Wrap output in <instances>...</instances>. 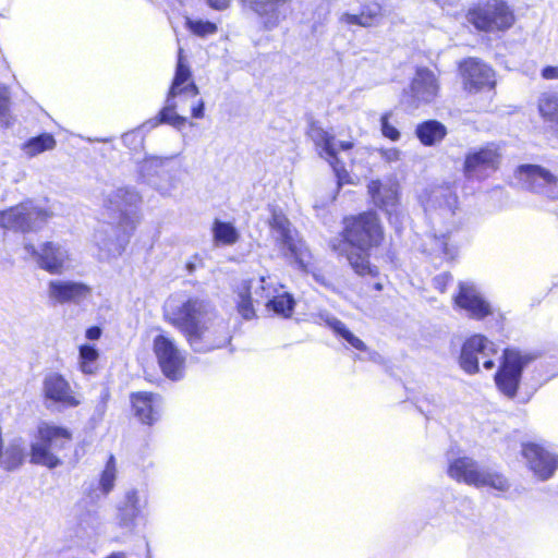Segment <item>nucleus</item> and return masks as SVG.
I'll return each instance as SVG.
<instances>
[{
	"mask_svg": "<svg viewBox=\"0 0 558 558\" xmlns=\"http://www.w3.org/2000/svg\"><path fill=\"white\" fill-rule=\"evenodd\" d=\"M292 0H240L242 10L257 16L260 28L274 31L292 13Z\"/></svg>",
	"mask_w": 558,
	"mask_h": 558,
	"instance_id": "obj_13",
	"label": "nucleus"
},
{
	"mask_svg": "<svg viewBox=\"0 0 558 558\" xmlns=\"http://www.w3.org/2000/svg\"><path fill=\"white\" fill-rule=\"evenodd\" d=\"M186 268H187V270H189L190 272H192V271L194 270L195 266H194V264H192V263H187V264H186Z\"/></svg>",
	"mask_w": 558,
	"mask_h": 558,
	"instance_id": "obj_59",
	"label": "nucleus"
},
{
	"mask_svg": "<svg viewBox=\"0 0 558 558\" xmlns=\"http://www.w3.org/2000/svg\"><path fill=\"white\" fill-rule=\"evenodd\" d=\"M489 356L485 357L484 362H483V366L484 368L486 369H492L494 366H495V363L492 359H488Z\"/></svg>",
	"mask_w": 558,
	"mask_h": 558,
	"instance_id": "obj_57",
	"label": "nucleus"
},
{
	"mask_svg": "<svg viewBox=\"0 0 558 558\" xmlns=\"http://www.w3.org/2000/svg\"><path fill=\"white\" fill-rule=\"evenodd\" d=\"M452 281V276L449 272H442L433 279L434 288L441 293L446 291L448 283Z\"/></svg>",
	"mask_w": 558,
	"mask_h": 558,
	"instance_id": "obj_50",
	"label": "nucleus"
},
{
	"mask_svg": "<svg viewBox=\"0 0 558 558\" xmlns=\"http://www.w3.org/2000/svg\"><path fill=\"white\" fill-rule=\"evenodd\" d=\"M538 109L545 120L558 124V92L544 93L539 98Z\"/></svg>",
	"mask_w": 558,
	"mask_h": 558,
	"instance_id": "obj_41",
	"label": "nucleus"
},
{
	"mask_svg": "<svg viewBox=\"0 0 558 558\" xmlns=\"http://www.w3.org/2000/svg\"><path fill=\"white\" fill-rule=\"evenodd\" d=\"M153 349L162 374L173 381L182 379L185 356L175 341L169 336L160 333L155 337Z\"/></svg>",
	"mask_w": 558,
	"mask_h": 558,
	"instance_id": "obj_14",
	"label": "nucleus"
},
{
	"mask_svg": "<svg viewBox=\"0 0 558 558\" xmlns=\"http://www.w3.org/2000/svg\"><path fill=\"white\" fill-rule=\"evenodd\" d=\"M320 319L324 320V323L332 329V331L344 339L349 344H351L354 349L359 351H365L366 344L356 336H354L347 326L339 320L337 317L328 314V313H322L319 315Z\"/></svg>",
	"mask_w": 558,
	"mask_h": 558,
	"instance_id": "obj_36",
	"label": "nucleus"
},
{
	"mask_svg": "<svg viewBox=\"0 0 558 558\" xmlns=\"http://www.w3.org/2000/svg\"><path fill=\"white\" fill-rule=\"evenodd\" d=\"M57 142L52 134L41 133L37 136L28 138L21 147L22 151L28 157L33 158L37 155L52 150Z\"/></svg>",
	"mask_w": 558,
	"mask_h": 558,
	"instance_id": "obj_38",
	"label": "nucleus"
},
{
	"mask_svg": "<svg viewBox=\"0 0 558 558\" xmlns=\"http://www.w3.org/2000/svg\"><path fill=\"white\" fill-rule=\"evenodd\" d=\"M448 474L451 478L475 487H492L499 492L510 488L508 480L489 468L480 465L469 457L457 458L449 463Z\"/></svg>",
	"mask_w": 558,
	"mask_h": 558,
	"instance_id": "obj_5",
	"label": "nucleus"
},
{
	"mask_svg": "<svg viewBox=\"0 0 558 558\" xmlns=\"http://www.w3.org/2000/svg\"><path fill=\"white\" fill-rule=\"evenodd\" d=\"M456 304L465 310L469 316L474 319H483L492 314L489 303L477 291L471 282H460L459 292L454 296Z\"/></svg>",
	"mask_w": 558,
	"mask_h": 558,
	"instance_id": "obj_23",
	"label": "nucleus"
},
{
	"mask_svg": "<svg viewBox=\"0 0 558 558\" xmlns=\"http://www.w3.org/2000/svg\"><path fill=\"white\" fill-rule=\"evenodd\" d=\"M320 319L324 320V323L332 329V331L344 339L349 344H351L354 349L359 351H365L366 344L356 336H354L347 326L339 320L337 317L328 314V313H322L319 315Z\"/></svg>",
	"mask_w": 558,
	"mask_h": 558,
	"instance_id": "obj_35",
	"label": "nucleus"
},
{
	"mask_svg": "<svg viewBox=\"0 0 558 558\" xmlns=\"http://www.w3.org/2000/svg\"><path fill=\"white\" fill-rule=\"evenodd\" d=\"M391 117V112H386L380 118V126H381V133L385 137L396 142L400 138V132L395 128L392 124H390L389 119Z\"/></svg>",
	"mask_w": 558,
	"mask_h": 558,
	"instance_id": "obj_49",
	"label": "nucleus"
},
{
	"mask_svg": "<svg viewBox=\"0 0 558 558\" xmlns=\"http://www.w3.org/2000/svg\"><path fill=\"white\" fill-rule=\"evenodd\" d=\"M343 238L331 246L345 256L353 270L360 275L377 276L378 269L369 263L368 250L380 243L383 230L375 213H363L344 220Z\"/></svg>",
	"mask_w": 558,
	"mask_h": 558,
	"instance_id": "obj_1",
	"label": "nucleus"
},
{
	"mask_svg": "<svg viewBox=\"0 0 558 558\" xmlns=\"http://www.w3.org/2000/svg\"><path fill=\"white\" fill-rule=\"evenodd\" d=\"M107 558H125L123 553H113Z\"/></svg>",
	"mask_w": 558,
	"mask_h": 558,
	"instance_id": "obj_58",
	"label": "nucleus"
},
{
	"mask_svg": "<svg viewBox=\"0 0 558 558\" xmlns=\"http://www.w3.org/2000/svg\"><path fill=\"white\" fill-rule=\"evenodd\" d=\"M144 558H150L149 555H148V550H146V555Z\"/></svg>",
	"mask_w": 558,
	"mask_h": 558,
	"instance_id": "obj_61",
	"label": "nucleus"
},
{
	"mask_svg": "<svg viewBox=\"0 0 558 558\" xmlns=\"http://www.w3.org/2000/svg\"><path fill=\"white\" fill-rule=\"evenodd\" d=\"M216 245H233L239 240V232L231 222L215 219L211 227Z\"/></svg>",
	"mask_w": 558,
	"mask_h": 558,
	"instance_id": "obj_39",
	"label": "nucleus"
},
{
	"mask_svg": "<svg viewBox=\"0 0 558 558\" xmlns=\"http://www.w3.org/2000/svg\"><path fill=\"white\" fill-rule=\"evenodd\" d=\"M192 116L196 119H201L204 117V102L199 100L196 106L192 108Z\"/></svg>",
	"mask_w": 558,
	"mask_h": 558,
	"instance_id": "obj_56",
	"label": "nucleus"
},
{
	"mask_svg": "<svg viewBox=\"0 0 558 558\" xmlns=\"http://www.w3.org/2000/svg\"><path fill=\"white\" fill-rule=\"evenodd\" d=\"M439 85L435 73L426 68L416 70L410 85L411 101L413 107L421 104H429L438 95Z\"/></svg>",
	"mask_w": 558,
	"mask_h": 558,
	"instance_id": "obj_24",
	"label": "nucleus"
},
{
	"mask_svg": "<svg viewBox=\"0 0 558 558\" xmlns=\"http://www.w3.org/2000/svg\"><path fill=\"white\" fill-rule=\"evenodd\" d=\"M130 227L119 223L104 222L99 225L94 234V241L99 248V258L107 260L120 256L130 240Z\"/></svg>",
	"mask_w": 558,
	"mask_h": 558,
	"instance_id": "obj_16",
	"label": "nucleus"
},
{
	"mask_svg": "<svg viewBox=\"0 0 558 558\" xmlns=\"http://www.w3.org/2000/svg\"><path fill=\"white\" fill-rule=\"evenodd\" d=\"M458 197L450 185H439L430 190L423 201L424 209L428 215L439 211L440 216H453Z\"/></svg>",
	"mask_w": 558,
	"mask_h": 558,
	"instance_id": "obj_26",
	"label": "nucleus"
},
{
	"mask_svg": "<svg viewBox=\"0 0 558 558\" xmlns=\"http://www.w3.org/2000/svg\"><path fill=\"white\" fill-rule=\"evenodd\" d=\"M191 76L190 66L185 63L183 58V49L179 48L175 74L168 95L177 97L185 94L191 97H196L199 93L198 87L195 83L190 81Z\"/></svg>",
	"mask_w": 558,
	"mask_h": 558,
	"instance_id": "obj_29",
	"label": "nucleus"
},
{
	"mask_svg": "<svg viewBox=\"0 0 558 558\" xmlns=\"http://www.w3.org/2000/svg\"><path fill=\"white\" fill-rule=\"evenodd\" d=\"M307 135L314 142L319 155H326L328 162L337 170L339 150H349L353 147V143L349 141L337 142L333 134L324 130L317 121H311Z\"/></svg>",
	"mask_w": 558,
	"mask_h": 558,
	"instance_id": "obj_20",
	"label": "nucleus"
},
{
	"mask_svg": "<svg viewBox=\"0 0 558 558\" xmlns=\"http://www.w3.org/2000/svg\"><path fill=\"white\" fill-rule=\"evenodd\" d=\"M11 95L7 87H0V130H7L14 125L15 117L11 110Z\"/></svg>",
	"mask_w": 558,
	"mask_h": 558,
	"instance_id": "obj_42",
	"label": "nucleus"
},
{
	"mask_svg": "<svg viewBox=\"0 0 558 558\" xmlns=\"http://www.w3.org/2000/svg\"><path fill=\"white\" fill-rule=\"evenodd\" d=\"M367 190L374 204L387 213H390L398 202L397 190L392 186H383L378 180L371 181Z\"/></svg>",
	"mask_w": 558,
	"mask_h": 558,
	"instance_id": "obj_32",
	"label": "nucleus"
},
{
	"mask_svg": "<svg viewBox=\"0 0 558 558\" xmlns=\"http://www.w3.org/2000/svg\"><path fill=\"white\" fill-rule=\"evenodd\" d=\"M44 393L47 400L64 408H74L80 403L73 396L69 383L59 374H50L45 378Z\"/></svg>",
	"mask_w": 558,
	"mask_h": 558,
	"instance_id": "obj_27",
	"label": "nucleus"
},
{
	"mask_svg": "<svg viewBox=\"0 0 558 558\" xmlns=\"http://www.w3.org/2000/svg\"><path fill=\"white\" fill-rule=\"evenodd\" d=\"M375 289H376V290H381V289H383V286H381L380 283H376V284H375Z\"/></svg>",
	"mask_w": 558,
	"mask_h": 558,
	"instance_id": "obj_60",
	"label": "nucleus"
},
{
	"mask_svg": "<svg viewBox=\"0 0 558 558\" xmlns=\"http://www.w3.org/2000/svg\"><path fill=\"white\" fill-rule=\"evenodd\" d=\"M269 226L280 247L287 251L289 257L298 267L307 272L310 270L312 255L305 243L298 238V232L291 228V223L281 210L271 208Z\"/></svg>",
	"mask_w": 558,
	"mask_h": 558,
	"instance_id": "obj_7",
	"label": "nucleus"
},
{
	"mask_svg": "<svg viewBox=\"0 0 558 558\" xmlns=\"http://www.w3.org/2000/svg\"><path fill=\"white\" fill-rule=\"evenodd\" d=\"M101 336V329L97 326L89 327L86 330V338L89 340H97Z\"/></svg>",
	"mask_w": 558,
	"mask_h": 558,
	"instance_id": "obj_55",
	"label": "nucleus"
},
{
	"mask_svg": "<svg viewBox=\"0 0 558 558\" xmlns=\"http://www.w3.org/2000/svg\"><path fill=\"white\" fill-rule=\"evenodd\" d=\"M72 434L69 429L40 422L31 442V463L54 469L61 465L57 452L70 442Z\"/></svg>",
	"mask_w": 558,
	"mask_h": 558,
	"instance_id": "obj_2",
	"label": "nucleus"
},
{
	"mask_svg": "<svg viewBox=\"0 0 558 558\" xmlns=\"http://www.w3.org/2000/svg\"><path fill=\"white\" fill-rule=\"evenodd\" d=\"M108 398H109V392H108V390L104 389L100 395V401L96 405V410H95V415H97L98 418H101L106 412V408H107L106 403H107Z\"/></svg>",
	"mask_w": 558,
	"mask_h": 558,
	"instance_id": "obj_51",
	"label": "nucleus"
},
{
	"mask_svg": "<svg viewBox=\"0 0 558 558\" xmlns=\"http://www.w3.org/2000/svg\"><path fill=\"white\" fill-rule=\"evenodd\" d=\"M92 294V288L83 282L73 280H50L47 295L56 304H80Z\"/></svg>",
	"mask_w": 558,
	"mask_h": 558,
	"instance_id": "obj_21",
	"label": "nucleus"
},
{
	"mask_svg": "<svg viewBox=\"0 0 558 558\" xmlns=\"http://www.w3.org/2000/svg\"><path fill=\"white\" fill-rule=\"evenodd\" d=\"M462 88L468 94L492 92L496 86L494 69L478 58L469 57L459 62Z\"/></svg>",
	"mask_w": 558,
	"mask_h": 558,
	"instance_id": "obj_11",
	"label": "nucleus"
},
{
	"mask_svg": "<svg viewBox=\"0 0 558 558\" xmlns=\"http://www.w3.org/2000/svg\"><path fill=\"white\" fill-rule=\"evenodd\" d=\"M545 80H558V66L547 65L542 70Z\"/></svg>",
	"mask_w": 558,
	"mask_h": 558,
	"instance_id": "obj_53",
	"label": "nucleus"
},
{
	"mask_svg": "<svg viewBox=\"0 0 558 558\" xmlns=\"http://www.w3.org/2000/svg\"><path fill=\"white\" fill-rule=\"evenodd\" d=\"M268 310L283 317H289L294 308V299L288 293H274L266 304Z\"/></svg>",
	"mask_w": 558,
	"mask_h": 558,
	"instance_id": "obj_40",
	"label": "nucleus"
},
{
	"mask_svg": "<svg viewBox=\"0 0 558 558\" xmlns=\"http://www.w3.org/2000/svg\"><path fill=\"white\" fill-rule=\"evenodd\" d=\"M432 247L430 253L437 256H442L447 259H452L456 255V250L449 247L447 236L445 234H440L439 236L434 234L432 238Z\"/></svg>",
	"mask_w": 558,
	"mask_h": 558,
	"instance_id": "obj_47",
	"label": "nucleus"
},
{
	"mask_svg": "<svg viewBox=\"0 0 558 558\" xmlns=\"http://www.w3.org/2000/svg\"><path fill=\"white\" fill-rule=\"evenodd\" d=\"M253 303H255L253 295L248 294L245 288L241 284L239 290L238 311L244 319H251L255 316Z\"/></svg>",
	"mask_w": 558,
	"mask_h": 558,
	"instance_id": "obj_46",
	"label": "nucleus"
},
{
	"mask_svg": "<svg viewBox=\"0 0 558 558\" xmlns=\"http://www.w3.org/2000/svg\"><path fill=\"white\" fill-rule=\"evenodd\" d=\"M207 4L218 11L226 10L230 7L231 0H206Z\"/></svg>",
	"mask_w": 558,
	"mask_h": 558,
	"instance_id": "obj_54",
	"label": "nucleus"
},
{
	"mask_svg": "<svg viewBox=\"0 0 558 558\" xmlns=\"http://www.w3.org/2000/svg\"><path fill=\"white\" fill-rule=\"evenodd\" d=\"M380 155L386 161L392 162L399 160L400 150L397 148H386L380 150Z\"/></svg>",
	"mask_w": 558,
	"mask_h": 558,
	"instance_id": "obj_52",
	"label": "nucleus"
},
{
	"mask_svg": "<svg viewBox=\"0 0 558 558\" xmlns=\"http://www.w3.org/2000/svg\"><path fill=\"white\" fill-rule=\"evenodd\" d=\"M518 171L520 181L527 190L558 199V167L550 171L538 165H522Z\"/></svg>",
	"mask_w": 558,
	"mask_h": 558,
	"instance_id": "obj_17",
	"label": "nucleus"
},
{
	"mask_svg": "<svg viewBox=\"0 0 558 558\" xmlns=\"http://www.w3.org/2000/svg\"><path fill=\"white\" fill-rule=\"evenodd\" d=\"M522 454L533 473L543 481L551 477L558 468V457L536 444L523 445Z\"/></svg>",
	"mask_w": 558,
	"mask_h": 558,
	"instance_id": "obj_22",
	"label": "nucleus"
},
{
	"mask_svg": "<svg viewBox=\"0 0 558 558\" xmlns=\"http://www.w3.org/2000/svg\"><path fill=\"white\" fill-rule=\"evenodd\" d=\"M142 203V196L134 187H118L104 195V206L118 214L119 223L130 227L134 230L137 216L136 209Z\"/></svg>",
	"mask_w": 558,
	"mask_h": 558,
	"instance_id": "obj_15",
	"label": "nucleus"
},
{
	"mask_svg": "<svg viewBox=\"0 0 558 558\" xmlns=\"http://www.w3.org/2000/svg\"><path fill=\"white\" fill-rule=\"evenodd\" d=\"M116 477V460L114 457L111 454L106 463L105 470L102 471L99 481L100 489L102 490L104 494H108L109 492L112 490Z\"/></svg>",
	"mask_w": 558,
	"mask_h": 558,
	"instance_id": "obj_44",
	"label": "nucleus"
},
{
	"mask_svg": "<svg viewBox=\"0 0 558 558\" xmlns=\"http://www.w3.org/2000/svg\"><path fill=\"white\" fill-rule=\"evenodd\" d=\"M98 350L92 344L80 347L81 369L85 374H94L97 369Z\"/></svg>",
	"mask_w": 558,
	"mask_h": 558,
	"instance_id": "obj_43",
	"label": "nucleus"
},
{
	"mask_svg": "<svg viewBox=\"0 0 558 558\" xmlns=\"http://www.w3.org/2000/svg\"><path fill=\"white\" fill-rule=\"evenodd\" d=\"M466 20L477 31L505 32L514 24V13L505 0H486L471 8Z\"/></svg>",
	"mask_w": 558,
	"mask_h": 558,
	"instance_id": "obj_6",
	"label": "nucleus"
},
{
	"mask_svg": "<svg viewBox=\"0 0 558 558\" xmlns=\"http://www.w3.org/2000/svg\"><path fill=\"white\" fill-rule=\"evenodd\" d=\"M174 156H148L138 165L142 182L148 184L162 196H170L178 189L179 179L172 166Z\"/></svg>",
	"mask_w": 558,
	"mask_h": 558,
	"instance_id": "obj_8",
	"label": "nucleus"
},
{
	"mask_svg": "<svg viewBox=\"0 0 558 558\" xmlns=\"http://www.w3.org/2000/svg\"><path fill=\"white\" fill-rule=\"evenodd\" d=\"M415 134L423 145L433 146L445 138L447 128L437 120H427L416 126Z\"/></svg>",
	"mask_w": 558,
	"mask_h": 558,
	"instance_id": "obj_34",
	"label": "nucleus"
},
{
	"mask_svg": "<svg viewBox=\"0 0 558 558\" xmlns=\"http://www.w3.org/2000/svg\"><path fill=\"white\" fill-rule=\"evenodd\" d=\"M142 130H144V129L141 126L136 130H132L130 132L124 133L122 135L123 144L133 150H136L140 147H142L143 142H144V136L142 134Z\"/></svg>",
	"mask_w": 558,
	"mask_h": 558,
	"instance_id": "obj_48",
	"label": "nucleus"
},
{
	"mask_svg": "<svg viewBox=\"0 0 558 558\" xmlns=\"http://www.w3.org/2000/svg\"><path fill=\"white\" fill-rule=\"evenodd\" d=\"M496 353L494 342L483 335H473L462 344L459 365L466 374L474 375L480 372V357L485 359Z\"/></svg>",
	"mask_w": 558,
	"mask_h": 558,
	"instance_id": "obj_18",
	"label": "nucleus"
},
{
	"mask_svg": "<svg viewBox=\"0 0 558 558\" xmlns=\"http://www.w3.org/2000/svg\"><path fill=\"white\" fill-rule=\"evenodd\" d=\"M24 250L36 259L41 269L50 274L61 272L69 257L68 251L54 242H45L39 248L32 243H26Z\"/></svg>",
	"mask_w": 558,
	"mask_h": 558,
	"instance_id": "obj_19",
	"label": "nucleus"
},
{
	"mask_svg": "<svg viewBox=\"0 0 558 558\" xmlns=\"http://www.w3.org/2000/svg\"><path fill=\"white\" fill-rule=\"evenodd\" d=\"M248 294H252L256 304H267L268 300L274 293H277V288L271 281L270 277H259L258 279L245 280L242 282Z\"/></svg>",
	"mask_w": 558,
	"mask_h": 558,
	"instance_id": "obj_33",
	"label": "nucleus"
},
{
	"mask_svg": "<svg viewBox=\"0 0 558 558\" xmlns=\"http://www.w3.org/2000/svg\"><path fill=\"white\" fill-rule=\"evenodd\" d=\"M0 464L7 470H14L22 465L25 459V440L22 437H14L2 454Z\"/></svg>",
	"mask_w": 558,
	"mask_h": 558,
	"instance_id": "obj_37",
	"label": "nucleus"
},
{
	"mask_svg": "<svg viewBox=\"0 0 558 558\" xmlns=\"http://www.w3.org/2000/svg\"><path fill=\"white\" fill-rule=\"evenodd\" d=\"M146 506L147 497L144 494L134 488L126 490L117 508L119 526L133 530L136 525V519L142 515Z\"/></svg>",
	"mask_w": 558,
	"mask_h": 558,
	"instance_id": "obj_25",
	"label": "nucleus"
},
{
	"mask_svg": "<svg viewBox=\"0 0 558 558\" xmlns=\"http://www.w3.org/2000/svg\"><path fill=\"white\" fill-rule=\"evenodd\" d=\"M535 359L534 354L517 349L504 350L502 361L495 374V384L505 397L513 399L517 396L523 369Z\"/></svg>",
	"mask_w": 558,
	"mask_h": 558,
	"instance_id": "obj_9",
	"label": "nucleus"
},
{
	"mask_svg": "<svg viewBox=\"0 0 558 558\" xmlns=\"http://www.w3.org/2000/svg\"><path fill=\"white\" fill-rule=\"evenodd\" d=\"M53 216L54 209L48 199H29L0 211V226L21 232H35L43 229Z\"/></svg>",
	"mask_w": 558,
	"mask_h": 558,
	"instance_id": "obj_3",
	"label": "nucleus"
},
{
	"mask_svg": "<svg viewBox=\"0 0 558 558\" xmlns=\"http://www.w3.org/2000/svg\"><path fill=\"white\" fill-rule=\"evenodd\" d=\"M230 339L227 323L222 318L216 317L214 313L185 338L196 353H206L222 348L229 343Z\"/></svg>",
	"mask_w": 558,
	"mask_h": 558,
	"instance_id": "obj_10",
	"label": "nucleus"
},
{
	"mask_svg": "<svg viewBox=\"0 0 558 558\" xmlns=\"http://www.w3.org/2000/svg\"><path fill=\"white\" fill-rule=\"evenodd\" d=\"M135 416L146 425H153L160 417L161 398L153 392H135L131 396Z\"/></svg>",
	"mask_w": 558,
	"mask_h": 558,
	"instance_id": "obj_28",
	"label": "nucleus"
},
{
	"mask_svg": "<svg viewBox=\"0 0 558 558\" xmlns=\"http://www.w3.org/2000/svg\"><path fill=\"white\" fill-rule=\"evenodd\" d=\"M185 24L193 34L199 37L216 34L218 29L217 25L209 21L186 17Z\"/></svg>",
	"mask_w": 558,
	"mask_h": 558,
	"instance_id": "obj_45",
	"label": "nucleus"
},
{
	"mask_svg": "<svg viewBox=\"0 0 558 558\" xmlns=\"http://www.w3.org/2000/svg\"><path fill=\"white\" fill-rule=\"evenodd\" d=\"M501 157L500 146L493 142L471 148L464 157L463 174L468 180H483L499 168Z\"/></svg>",
	"mask_w": 558,
	"mask_h": 558,
	"instance_id": "obj_12",
	"label": "nucleus"
},
{
	"mask_svg": "<svg viewBox=\"0 0 558 558\" xmlns=\"http://www.w3.org/2000/svg\"><path fill=\"white\" fill-rule=\"evenodd\" d=\"M213 314L210 303L204 299L193 296L181 299L170 298L165 304V316L186 338L208 316Z\"/></svg>",
	"mask_w": 558,
	"mask_h": 558,
	"instance_id": "obj_4",
	"label": "nucleus"
},
{
	"mask_svg": "<svg viewBox=\"0 0 558 558\" xmlns=\"http://www.w3.org/2000/svg\"><path fill=\"white\" fill-rule=\"evenodd\" d=\"M175 97L167 95L166 105L159 113L142 124L143 129L151 130L159 124H169L177 130H181L186 124V118L175 112Z\"/></svg>",
	"mask_w": 558,
	"mask_h": 558,
	"instance_id": "obj_31",
	"label": "nucleus"
},
{
	"mask_svg": "<svg viewBox=\"0 0 558 558\" xmlns=\"http://www.w3.org/2000/svg\"><path fill=\"white\" fill-rule=\"evenodd\" d=\"M383 20V8L376 1L372 0L361 5V11L357 14L343 13L340 21L350 24L359 25L362 27L377 26Z\"/></svg>",
	"mask_w": 558,
	"mask_h": 558,
	"instance_id": "obj_30",
	"label": "nucleus"
}]
</instances>
